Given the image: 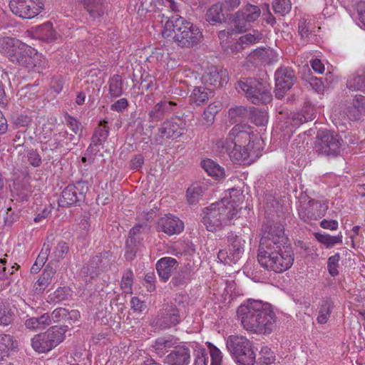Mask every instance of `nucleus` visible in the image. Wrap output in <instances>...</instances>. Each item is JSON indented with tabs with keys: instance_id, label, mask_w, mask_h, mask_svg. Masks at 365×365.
<instances>
[{
	"instance_id": "bf43d9fd",
	"label": "nucleus",
	"mask_w": 365,
	"mask_h": 365,
	"mask_svg": "<svg viewBox=\"0 0 365 365\" xmlns=\"http://www.w3.org/2000/svg\"><path fill=\"white\" fill-rule=\"evenodd\" d=\"M32 66H25L28 68H36V70L39 72V69L44 66L46 63L45 59L41 60V56L39 53H38L34 49V52L31 53Z\"/></svg>"
},
{
	"instance_id": "2f4dec72",
	"label": "nucleus",
	"mask_w": 365,
	"mask_h": 365,
	"mask_svg": "<svg viewBox=\"0 0 365 365\" xmlns=\"http://www.w3.org/2000/svg\"><path fill=\"white\" fill-rule=\"evenodd\" d=\"M202 168L210 176L216 180L222 179L225 177L224 168L219 165L211 159H206L201 162Z\"/></svg>"
},
{
	"instance_id": "09e8293b",
	"label": "nucleus",
	"mask_w": 365,
	"mask_h": 365,
	"mask_svg": "<svg viewBox=\"0 0 365 365\" xmlns=\"http://www.w3.org/2000/svg\"><path fill=\"white\" fill-rule=\"evenodd\" d=\"M263 38V35L261 32L257 30H254L252 33H250L240 37V42L244 46L252 45L261 41Z\"/></svg>"
},
{
	"instance_id": "7c9ffc66",
	"label": "nucleus",
	"mask_w": 365,
	"mask_h": 365,
	"mask_svg": "<svg viewBox=\"0 0 365 365\" xmlns=\"http://www.w3.org/2000/svg\"><path fill=\"white\" fill-rule=\"evenodd\" d=\"M143 236L128 235L126 240V250L125 257L127 260H132L136 255L138 250L142 245Z\"/></svg>"
},
{
	"instance_id": "4be33fe9",
	"label": "nucleus",
	"mask_w": 365,
	"mask_h": 365,
	"mask_svg": "<svg viewBox=\"0 0 365 365\" xmlns=\"http://www.w3.org/2000/svg\"><path fill=\"white\" fill-rule=\"evenodd\" d=\"M93 20L103 16L108 9L106 0H78Z\"/></svg>"
},
{
	"instance_id": "ddd939ff",
	"label": "nucleus",
	"mask_w": 365,
	"mask_h": 365,
	"mask_svg": "<svg viewBox=\"0 0 365 365\" xmlns=\"http://www.w3.org/2000/svg\"><path fill=\"white\" fill-rule=\"evenodd\" d=\"M88 190V183L86 182L78 181L75 184H69L61 192L58 200L59 205H80L81 202L84 201Z\"/></svg>"
},
{
	"instance_id": "72a5a7b5",
	"label": "nucleus",
	"mask_w": 365,
	"mask_h": 365,
	"mask_svg": "<svg viewBox=\"0 0 365 365\" xmlns=\"http://www.w3.org/2000/svg\"><path fill=\"white\" fill-rule=\"evenodd\" d=\"M207 190V185L202 182L192 184L187 190V200L190 205L196 204Z\"/></svg>"
},
{
	"instance_id": "aec40b11",
	"label": "nucleus",
	"mask_w": 365,
	"mask_h": 365,
	"mask_svg": "<svg viewBox=\"0 0 365 365\" xmlns=\"http://www.w3.org/2000/svg\"><path fill=\"white\" fill-rule=\"evenodd\" d=\"M184 228V224L178 217L168 215L158 221V229L168 235L180 234Z\"/></svg>"
},
{
	"instance_id": "680f3d73",
	"label": "nucleus",
	"mask_w": 365,
	"mask_h": 365,
	"mask_svg": "<svg viewBox=\"0 0 365 365\" xmlns=\"http://www.w3.org/2000/svg\"><path fill=\"white\" fill-rule=\"evenodd\" d=\"M306 81L315 92L319 93L324 91V86L321 78L312 76Z\"/></svg>"
},
{
	"instance_id": "0e129e2a",
	"label": "nucleus",
	"mask_w": 365,
	"mask_h": 365,
	"mask_svg": "<svg viewBox=\"0 0 365 365\" xmlns=\"http://www.w3.org/2000/svg\"><path fill=\"white\" fill-rule=\"evenodd\" d=\"M128 107V100L125 98H120L110 106V109L118 113L124 111Z\"/></svg>"
},
{
	"instance_id": "338daca9",
	"label": "nucleus",
	"mask_w": 365,
	"mask_h": 365,
	"mask_svg": "<svg viewBox=\"0 0 365 365\" xmlns=\"http://www.w3.org/2000/svg\"><path fill=\"white\" fill-rule=\"evenodd\" d=\"M28 161L34 167H38L41 163V158L36 150H31L29 153Z\"/></svg>"
},
{
	"instance_id": "dca6fc26",
	"label": "nucleus",
	"mask_w": 365,
	"mask_h": 365,
	"mask_svg": "<svg viewBox=\"0 0 365 365\" xmlns=\"http://www.w3.org/2000/svg\"><path fill=\"white\" fill-rule=\"evenodd\" d=\"M181 309L173 302L164 305L156 319V324L161 329L176 326L181 321Z\"/></svg>"
},
{
	"instance_id": "c85d7f7f",
	"label": "nucleus",
	"mask_w": 365,
	"mask_h": 365,
	"mask_svg": "<svg viewBox=\"0 0 365 365\" xmlns=\"http://www.w3.org/2000/svg\"><path fill=\"white\" fill-rule=\"evenodd\" d=\"M193 271L190 264L181 267L177 273L173 277L170 283L174 287L183 286L187 284L192 279Z\"/></svg>"
},
{
	"instance_id": "e2e57ef3",
	"label": "nucleus",
	"mask_w": 365,
	"mask_h": 365,
	"mask_svg": "<svg viewBox=\"0 0 365 365\" xmlns=\"http://www.w3.org/2000/svg\"><path fill=\"white\" fill-rule=\"evenodd\" d=\"M65 119H66V125L70 129H71L72 131L75 134H77L78 132L79 131V127L81 125V123L77 119H76L75 118L69 115L68 114H66L65 115Z\"/></svg>"
},
{
	"instance_id": "4c0bfd02",
	"label": "nucleus",
	"mask_w": 365,
	"mask_h": 365,
	"mask_svg": "<svg viewBox=\"0 0 365 365\" xmlns=\"http://www.w3.org/2000/svg\"><path fill=\"white\" fill-rule=\"evenodd\" d=\"M205 87H196L190 95V101L197 106L205 104L209 99L211 91Z\"/></svg>"
},
{
	"instance_id": "c756f323",
	"label": "nucleus",
	"mask_w": 365,
	"mask_h": 365,
	"mask_svg": "<svg viewBox=\"0 0 365 365\" xmlns=\"http://www.w3.org/2000/svg\"><path fill=\"white\" fill-rule=\"evenodd\" d=\"M35 34L38 39L45 42H51L57 38V33L49 21L38 26L36 28Z\"/></svg>"
},
{
	"instance_id": "79ce46f5",
	"label": "nucleus",
	"mask_w": 365,
	"mask_h": 365,
	"mask_svg": "<svg viewBox=\"0 0 365 365\" xmlns=\"http://www.w3.org/2000/svg\"><path fill=\"white\" fill-rule=\"evenodd\" d=\"M15 347L14 341L11 335L0 334V359H5L8 356V351Z\"/></svg>"
},
{
	"instance_id": "5701e85b",
	"label": "nucleus",
	"mask_w": 365,
	"mask_h": 365,
	"mask_svg": "<svg viewBox=\"0 0 365 365\" xmlns=\"http://www.w3.org/2000/svg\"><path fill=\"white\" fill-rule=\"evenodd\" d=\"M177 104L173 101H162L156 103L148 113L149 121L158 122L170 115Z\"/></svg>"
},
{
	"instance_id": "412c9836",
	"label": "nucleus",
	"mask_w": 365,
	"mask_h": 365,
	"mask_svg": "<svg viewBox=\"0 0 365 365\" xmlns=\"http://www.w3.org/2000/svg\"><path fill=\"white\" fill-rule=\"evenodd\" d=\"M169 365H188L190 362V350L186 346H176L165 356Z\"/></svg>"
},
{
	"instance_id": "0eeeda50",
	"label": "nucleus",
	"mask_w": 365,
	"mask_h": 365,
	"mask_svg": "<svg viewBox=\"0 0 365 365\" xmlns=\"http://www.w3.org/2000/svg\"><path fill=\"white\" fill-rule=\"evenodd\" d=\"M226 346L239 365H254L256 362V354L252 342L242 336H230Z\"/></svg>"
},
{
	"instance_id": "393cba45",
	"label": "nucleus",
	"mask_w": 365,
	"mask_h": 365,
	"mask_svg": "<svg viewBox=\"0 0 365 365\" xmlns=\"http://www.w3.org/2000/svg\"><path fill=\"white\" fill-rule=\"evenodd\" d=\"M56 272V268L47 264L39 278L34 284L33 291L36 294H41L51 283Z\"/></svg>"
},
{
	"instance_id": "de8ad7c7",
	"label": "nucleus",
	"mask_w": 365,
	"mask_h": 365,
	"mask_svg": "<svg viewBox=\"0 0 365 365\" xmlns=\"http://www.w3.org/2000/svg\"><path fill=\"white\" fill-rule=\"evenodd\" d=\"M133 282V272L131 269H127L123 274L120 283V287L125 293H132Z\"/></svg>"
},
{
	"instance_id": "f8f14e48",
	"label": "nucleus",
	"mask_w": 365,
	"mask_h": 365,
	"mask_svg": "<svg viewBox=\"0 0 365 365\" xmlns=\"http://www.w3.org/2000/svg\"><path fill=\"white\" fill-rule=\"evenodd\" d=\"M327 210L328 205L326 201H318L307 197L300 201L298 212L301 220L306 222H310L324 217Z\"/></svg>"
},
{
	"instance_id": "37998d69",
	"label": "nucleus",
	"mask_w": 365,
	"mask_h": 365,
	"mask_svg": "<svg viewBox=\"0 0 365 365\" xmlns=\"http://www.w3.org/2000/svg\"><path fill=\"white\" fill-rule=\"evenodd\" d=\"M68 251L69 247L66 242L63 240L58 241L53 247L51 257L53 261L58 262L65 258Z\"/></svg>"
},
{
	"instance_id": "b1692460",
	"label": "nucleus",
	"mask_w": 365,
	"mask_h": 365,
	"mask_svg": "<svg viewBox=\"0 0 365 365\" xmlns=\"http://www.w3.org/2000/svg\"><path fill=\"white\" fill-rule=\"evenodd\" d=\"M155 267L161 280L167 282L173 271L178 267V262L175 258L165 257L157 262Z\"/></svg>"
},
{
	"instance_id": "8fccbe9b",
	"label": "nucleus",
	"mask_w": 365,
	"mask_h": 365,
	"mask_svg": "<svg viewBox=\"0 0 365 365\" xmlns=\"http://www.w3.org/2000/svg\"><path fill=\"white\" fill-rule=\"evenodd\" d=\"M177 343L176 339L173 336L160 337L156 339L155 347L156 350L163 351L167 349H170Z\"/></svg>"
},
{
	"instance_id": "423d86ee",
	"label": "nucleus",
	"mask_w": 365,
	"mask_h": 365,
	"mask_svg": "<svg viewBox=\"0 0 365 365\" xmlns=\"http://www.w3.org/2000/svg\"><path fill=\"white\" fill-rule=\"evenodd\" d=\"M0 52L13 63L21 66H32L31 53L34 48L11 37H4L0 41Z\"/></svg>"
},
{
	"instance_id": "13d9d810",
	"label": "nucleus",
	"mask_w": 365,
	"mask_h": 365,
	"mask_svg": "<svg viewBox=\"0 0 365 365\" xmlns=\"http://www.w3.org/2000/svg\"><path fill=\"white\" fill-rule=\"evenodd\" d=\"M312 120V115H305L302 112L292 115V120L294 126H299L302 124Z\"/></svg>"
},
{
	"instance_id": "6e6d98bb",
	"label": "nucleus",
	"mask_w": 365,
	"mask_h": 365,
	"mask_svg": "<svg viewBox=\"0 0 365 365\" xmlns=\"http://www.w3.org/2000/svg\"><path fill=\"white\" fill-rule=\"evenodd\" d=\"M53 129L50 124H44L38 131L37 136L41 143L48 142L52 136Z\"/></svg>"
},
{
	"instance_id": "20e7f679",
	"label": "nucleus",
	"mask_w": 365,
	"mask_h": 365,
	"mask_svg": "<svg viewBox=\"0 0 365 365\" xmlns=\"http://www.w3.org/2000/svg\"><path fill=\"white\" fill-rule=\"evenodd\" d=\"M239 210L235 201L223 198L221 201L212 203L205 208L202 222L208 231H216L222 226L230 224Z\"/></svg>"
},
{
	"instance_id": "cd10ccee",
	"label": "nucleus",
	"mask_w": 365,
	"mask_h": 365,
	"mask_svg": "<svg viewBox=\"0 0 365 365\" xmlns=\"http://www.w3.org/2000/svg\"><path fill=\"white\" fill-rule=\"evenodd\" d=\"M365 115V96L356 95L353 98L352 106L347 110V115L351 120H359Z\"/></svg>"
},
{
	"instance_id": "39448f33",
	"label": "nucleus",
	"mask_w": 365,
	"mask_h": 365,
	"mask_svg": "<svg viewBox=\"0 0 365 365\" xmlns=\"http://www.w3.org/2000/svg\"><path fill=\"white\" fill-rule=\"evenodd\" d=\"M165 29L173 30L175 41L182 48L193 47L202 38V34L198 26L178 15L172 16L165 23Z\"/></svg>"
},
{
	"instance_id": "a19ab883",
	"label": "nucleus",
	"mask_w": 365,
	"mask_h": 365,
	"mask_svg": "<svg viewBox=\"0 0 365 365\" xmlns=\"http://www.w3.org/2000/svg\"><path fill=\"white\" fill-rule=\"evenodd\" d=\"M250 117L252 122L257 126L264 125L268 121V115L264 109L255 107L250 108Z\"/></svg>"
},
{
	"instance_id": "f704fd0d",
	"label": "nucleus",
	"mask_w": 365,
	"mask_h": 365,
	"mask_svg": "<svg viewBox=\"0 0 365 365\" xmlns=\"http://www.w3.org/2000/svg\"><path fill=\"white\" fill-rule=\"evenodd\" d=\"M346 87L351 91H365V71H358L349 76Z\"/></svg>"
},
{
	"instance_id": "774afa93",
	"label": "nucleus",
	"mask_w": 365,
	"mask_h": 365,
	"mask_svg": "<svg viewBox=\"0 0 365 365\" xmlns=\"http://www.w3.org/2000/svg\"><path fill=\"white\" fill-rule=\"evenodd\" d=\"M214 122V115L212 112L208 110H205L203 114L202 115V118L200 120V124L203 126L208 127L211 125Z\"/></svg>"
},
{
	"instance_id": "3c124183",
	"label": "nucleus",
	"mask_w": 365,
	"mask_h": 365,
	"mask_svg": "<svg viewBox=\"0 0 365 365\" xmlns=\"http://www.w3.org/2000/svg\"><path fill=\"white\" fill-rule=\"evenodd\" d=\"M272 8L275 13L284 16L290 11L291 4L289 0H274Z\"/></svg>"
},
{
	"instance_id": "a878e982",
	"label": "nucleus",
	"mask_w": 365,
	"mask_h": 365,
	"mask_svg": "<svg viewBox=\"0 0 365 365\" xmlns=\"http://www.w3.org/2000/svg\"><path fill=\"white\" fill-rule=\"evenodd\" d=\"M202 78L205 83L215 87H221L227 82L226 71H218L216 67L209 68Z\"/></svg>"
},
{
	"instance_id": "a18cd8bd",
	"label": "nucleus",
	"mask_w": 365,
	"mask_h": 365,
	"mask_svg": "<svg viewBox=\"0 0 365 365\" xmlns=\"http://www.w3.org/2000/svg\"><path fill=\"white\" fill-rule=\"evenodd\" d=\"M13 321V314L9 305L0 298V325L8 326Z\"/></svg>"
},
{
	"instance_id": "a211bd4d",
	"label": "nucleus",
	"mask_w": 365,
	"mask_h": 365,
	"mask_svg": "<svg viewBox=\"0 0 365 365\" xmlns=\"http://www.w3.org/2000/svg\"><path fill=\"white\" fill-rule=\"evenodd\" d=\"M185 122L179 117L171 118L162 123L159 133L163 138H176L180 136L185 128Z\"/></svg>"
},
{
	"instance_id": "473e14b6",
	"label": "nucleus",
	"mask_w": 365,
	"mask_h": 365,
	"mask_svg": "<svg viewBox=\"0 0 365 365\" xmlns=\"http://www.w3.org/2000/svg\"><path fill=\"white\" fill-rule=\"evenodd\" d=\"M25 327L31 330L42 329L51 324L48 313H44L40 317L28 318L24 322Z\"/></svg>"
},
{
	"instance_id": "69168bd1",
	"label": "nucleus",
	"mask_w": 365,
	"mask_h": 365,
	"mask_svg": "<svg viewBox=\"0 0 365 365\" xmlns=\"http://www.w3.org/2000/svg\"><path fill=\"white\" fill-rule=\"evenodd\" d=\"M31 123V118L28 115H19L14 119V123L16 127H27Z\"/></svg>"
},
{
	"instance_id": "6e6552de",
	"label": "nucleus",
	"mask_w": 365,
	"mask_h": 365,
	"mask_svg": "<svg viewBox=\"0 0 365 365\" xmlns=\"http://www.w3.org/2000/svg\"><path fill=\"white\" fill-rule=\"evenodd\" d=\"M236 89L243 92L254 104H266L272 99L269 84L253 78H243L236 85Z\"/></svg>"
},
{
	"instance_id": "864d4df0",
	"label": "nucleus",
	"mask_w": 365,
	"mask_h": 365,
	"mask_svg": "<svg viewBox=\"0 0 365 365\" xmlns=\"http://www.w3.org/2000/svg\"><path fill=\"white\" fill-rule=\"evenodd\" d=\"M68 315V311L65 308L59 307L55 309L51 314H49V318L51 320V324L52 322H58L61 320H67Z\"/></svg>"
},
{
	"instance_id": "4468645a",
	"label": "nucleus",
	"mask_w": 365,
	"mask_h": 365,
	"mask_svg": "<svg viewBox=\"0 0 365 365\" xmlns=\"http://www.w3.org/2000/svg\"><path fill=\"white\" fill-rule=\"evenodd\" d=\"M227 238L229 251L220 250L217 258L225 264L232 265L236 264L242 257L245 250V240L234 233H230Z\"/></svg>"
},
{
	"instance_id": "f03ea898",
	"label": "nucleus",
	"mask_w": 365,
	"mask_h": 365,
	"mask_svg": "<svg viewBox=\"0 0 365 365\" xmlns=\"http://www.w3.org/2000/svg\"><path fill=\"white\" fill-rule=\"evenodd\" d=\"M237 312L243 328L248 331L269 334L277 327V316L267 302L248 299L238 307Z\"/></svg>"
},
{
	"instance_id": "49530a36",
	"label": "nucleus",
	"mask_w": 365,
	"mask_h": 365,
	"mask_svg": "<svg viewBox=\"0 0 365 365\" xmlns=\"http://www.w3.org/2000/svg\"><path fill=\"white\" fill-rule=\"evenodd\" d=\"M109 93L113 98H117L123 94V82L119 75H114L108 81Z\"/></svg>"
},
{
	"instance_id": "9d476101",
	"label": "nucleus",
	"mask_w": 365,
	"mask_h": 365,
	"mask_svg": "<svg viewBox=\"0 0 365 365\" xmlns=\"http://www.w3.org/2000/svg\"><path fill=\"white\" fill-rule=\"evenodd\" d=\"M261 16V9L257 5L247 3L233 14L232 23L237 34L245 33L251 29Z\"/></svg>"
},
{
	"instance_id": "ea45409f",
	"label": "nucleus",
	"mask_w": 365,
	"mask_h": 365,
	"mask_svg": "<svg viewBox=\"0 0 365 365\" xmlns=\"http://www.w3.org/2000/svg\"><path fill=\"white\" fill-rule=\"evenodd\" d=\"M314 235L317 241L324 245L327 248H331L336 244L342 243V235L341 233L336 236H331L328 234L319 232H315Z\"/></svg>"
},
{
	"instance_id": "1a4fd4ad",
	"label": "nucleus",
	"mask_w": 365,
	"mask_h": 365,
	"mask_svg": "<svg viewBox=\"0 0 365 365\" xmlns=\"http://www.w3.org/2000/svg\"><path fill=\"white\" fill-rule=\"evenodd\" d=\"M68 331L67 326H53L47 331L34 335L31 346L38 353H47L61 343Z\"/></svg>"
},
{
	"instance_id": "603ef678",
	"label": "nucleus",
	"mask_w": 365,
	"mask_h": 365,
	"mask_svg": "<svg viewBox=\"0 0 365 365\" xmlns=\"http://www.w3.org/2000/svg\"><path fill=\"white\" fill-rule=\"evenodd\" d=\"M339 259H340L339 253H336L334 255L331 256L328 259V262H327L328 271H329V273L330 274V275H331L332 277H335V276L338 275V274H339L338 267H339Z\"/></svg>"
},
{
	"instance_id": "bb28decb",
	"label": "nucleus",
	"mask_w": 365,
	"mask_h": 365,
	"mask_svg": "<svg viewBox=\"0 0 365 365\" xmlns=\"http://www.w3.org/2000/svg\"><path fill=\"white\" fill-rule=\"evenodd\" d=\"M205 19L212 26L226 22L227 17L223 13L222 4L216 3L212 5L207 11Z\"/></svg>"
},
{
	"instance_id": "9b49d317",
	"label": "nucleus",
	"mask_w": 365,
	"mask_h": 365,
	"mask_svg": "<svg viewBox=\"0 0 365 365\" xmlns=\"http://www.w3.org/2000/svg\"><path fill=\"white\" fill-rule=\"evenodd\" d=\"M342 139L329 130H319L317 135L315 150L320 155L336 157L340 154Z\"/></svg>"
},
{
	"instance_id": "7ed1b4c3",
	"label": "nucleus",
	"mask_w": 365,
	"mask_h": 365,
	"mask_svg": "<svg viewBox=\"0 0 365 365\" xmlns=\"http://www.w3.org/2000/svg\"><path fill=\"white\" fill-rule=\"evenodd\" d=\"M255 135L247 124H237L230 131L225 140H219L216 145L222 153H228L231 160L240 164H250L255 152L251 143Z\"/></svg>"
},
{
	"instance_id": "58836bf2",
	"label": "nucleus",
	"mask_w": 365,
	"mask_h": 365,
	"mask_svg": "<svg viewBox=\"0 0 365 365\" xmlns=\"http://www.w3.org/2000/svg\"><path fill=\"white\" fill-rule=\"evenodd\" d=\"M19 265L16 263H9L6 258L0 259V281L8 279L10 276L18 270Z\"/></svg>"
},
{
	"instance_id": "f257e3e1",
	"label": "nucleus",
	"mask_w": 365,
	"mask_h": 365,
	"mask_svg": "<svg viewBox=\"0 0 365 365\" xmlns=\"http://www.w3.org/2000/svg\"><path fill=\"white\" fill-rule=\"evenodd\" d=\"M257 260L264 269L275 273H282L293 264V250L280 223L264 225Z\"/></svg>"
},
{
	"instance_id": "e433bc0d",
	"label": "nucleus",
	"mask_w": 365,
	"mask_h": 365,
	"mask_svg": "<svg viewBox=\"0 0 365 365\" xmlns=\"http://www.w3.org/2000/svg\"><path fill=\"white\" fill-rule=\"evenodd\" d=\"M333 309V301L329 298L324 299L319 309V314L317 318V322L320 324H326L330 317Z\"/></svg>"
},
{
	"instance_id": "5fc2aeb1",
	"label": "nucleus",
	"mask_w": 365,
	"mask_h": 365,
	"mask_svg": "<svg viewBox=\"0 0 365 365\" xmlns=\"http://www.w3.org/2000/svg\"><path fill=\"white\" fill-rule=\"evenodd\" d=\"M208 347L211 357L210 365H220L222 359V355L220 350L210 343L209 344Z\"/></svg>"
},
{
	"instance_id": "f3484780",
	"label": "nucleus",
	"mask_w": 365,
	"mask_h": 365,
	"mask_svg": "<svg viewBox=\"0 0 365 365\" xmlns=\"http://www.w3.org/2000/svg\"><path fill=\"white\" fill-rule=\"evenodd\" d=\"M294 71L289 67L281 68L275 72V96L282 98L295 82Z\"/></svg>"
},
{
	"instance_id": "052dcab7",
	"label": "nucleus",
	"mask_w": 365,
	"mask_h": 365,
	"mask_svg": "<svg viewBox=\"0 0 365 365\" xmlns=\"http://www.w3.org/2000/svg\"><path fill=\"white\" fill-rule=\"evenodd\" d=\"M262 356L258 359V363L271 365L274 361L273 353L268 348H264L261 351Z\"/></svg>"
},
{
	"instance_id": "4d7b16f0",
	"label": "nucleus",
	"mask_w": 365,
	"mask_h": 365,
	"mask_svg": "<svg viewBox=\"0 0 365 365\" xmlns=\"http://www.w3.org/2000/svg\"><path fill=\"white\" fill-rule=\"evenodd\" d=\"M248 113L247 109L244 106H236L231 108L229 110V116L232 120L237 121V119L245 118Z\"/></svg>"
},
{
	"instance_id": "c03bdc74",
	"label": "nucleus",
	"mask_w": 365,
	"mask_h": 365,
	"mask_svg": "<svg viewBox=\"0 0 365 365\" xmlns=\"http://www.w3.org/2000/svg\"><path fill=\"white\" fill-rule=\"evenodd\" d=\"M71 295L72 291L68 287H59L52 294L49 295V302L53 303L60 302L68 299Z\"/></svg>"
},
{
	"instance_id": "6ab92c4d",
	"label": "nucleus",
	"mask_w": 365,
	"mask_h": 365,
	"mask_svg": "<svg viewBox=\"0 0 365 365\" xmlns=\"http://www.w3.org/2000/svg\"><path fill=\"white\" fill-rule=\"evenodd\" d=\"M108 122L106 120H101L98 126L96 128L92 137L91 143L86 150L87 153L96 155L100 151L99 145H103L106 141L109 135Z\"/></svg>"
},
{
	"instance_id": "c9c22d12",
	"label": "nucleus",
	"mask_w": 365,
	"mask_h": 365,
	"mask_svg": "<svg viewBox=\"0 0 365 365\" xmlns=\"http://www.w3.org/2000/svg\"><path fill=\"white\" fill-rule=\"evenodd\" d=\"M52 245L49 241L45 242L43 247L38 255L34 264L31 268V273H38L46 263L51 252Z\"/></svg>"
},
{
	"instance_id": "2eb2a0df",
	"label": "nucleus",
	"mask_w": 365,
	"mask_h": 365,
	"mask_svg": "<svg viewBox=\"0 0 365 365\" xmlns=\"http://www.w3.org/2000/svg\"><path fill=\"white\" fill-rule=\"evenodd\" d=\"M43 6V0H11L9 3L11 11L23 19H31L37 16Z\"/></svg>"
}]
</instances>
